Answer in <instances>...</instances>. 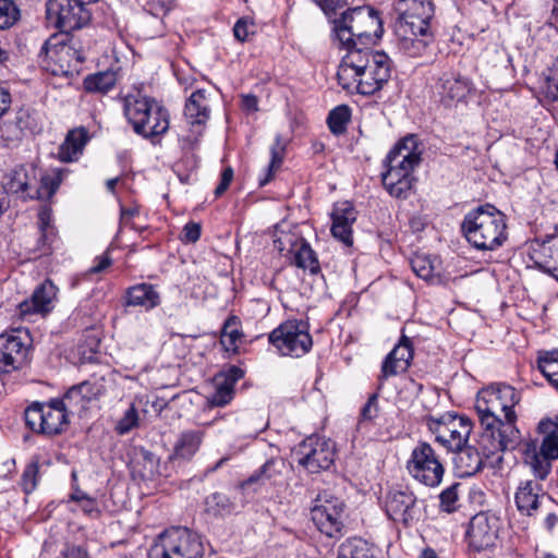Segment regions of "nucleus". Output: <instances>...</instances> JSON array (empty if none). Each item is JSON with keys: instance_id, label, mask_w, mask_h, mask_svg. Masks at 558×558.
I'll list each match as a JSON object with an SVG mask.
<instances>
[{"instance_id": "680f3d73", "label": "nucleus", "mask_w": 558, "mask_h": 558, "mask_svg": "<svg viewBox=\"0 0 558 558\" xmlns=\"http://www.w3.org/2000/svg\"><path fill=\"white\" fill-rule=\"evenodd\" d=\"M62 558H85L86 553L81 546L68 545L61 553Z\"/></svg>"}, {"instance_id": "473e14b6", "label": "nucleus", "mask_w": 558, "mask_h": 558, "mask_svg": "<svg viewBox=\"0 0 558 558\" xmlns=\"http://www.w3.org/2000/svg\"><path fill=\"white\" fill-rule=\"evenodd\" d=\"M88 140L84 129H75L68 133L64 142L59 148V159L63 162H72L78 159Z\"/></svg>"}, {"instance_id": "2eb2a0df", "label": "nucleus", "mask_w": 558, "mask_h": 558, "mask_svg": "<svg viewBox=\"0 0 558 558\" xmlns=\"http://www.w3.org/2000/svg\"><path fill=\"white\" fill-rule=\"evenodd\" d=\"M428 428L439 445L453 452L466 444L472 424L466 417L445 414L439 418L430 417Z\"/></svg>"}, {"instance_id": "20e7f679", "label": "nucleus", "mask_w": 558, "mask_h": 558, "mask_svg": "<svg viewBox=\"0 0 558 558\" xmlns=\"http://www.w3.org/2000/svg\"><path fill=\"white\" fill-rule=\"evenodd\" d=\"M421 161L416 138L407 136L387 156L383 183L391 196L407 198L414 185L412 172Z\"/></svg>"}, {"instance_id": "338daca9", "label": "nucleus", "mask_w": 558, "mask_h": 558, "mask_svg": "<svg viewBox=\"0 0 558 558\" xmlns=\"http://www.w3.org/2000/svg\"><path fill=\"white\" fill-rule=\"evenodd\" d=\"M28 118H29V116L26 111H20L17 113L16 121H15L17 133L14 134V136L16 138L20 137L23 130L28 128V123H27Z\"/></svg>"}, {"instance_id": "3c124183", "label": "nucleus", "mask_w": 558, "mask_h": 558, "mask_svg": "<svg viewBox=\"0 0 558 558\" xmlns=\"http://www.w3.org/2000/svg\"><path fill=\"white\" fill-rule=\"evenodd\" d=\"M254 33V24L246 19H240L233 27L234 37L240 41L248 40Z\"/></svg>"}, {"instance_id": "8fccbe9b", "label": "nucleus", "mask_w": 558, "mask_h": 558, "mask_svg": "<svg viewBox=\"0 0 558 558\" xmlns=\"http://www.w3.org/2000/svg\"><path fill=\"white\" fill-rule=\"evenodd\" d=\"M138 425V413L134 405H131L118 422L117 430L119 434L123 435L131 432L134 427Z\"/></svg>"}, {"instance_id": "7ed1b4c3", "label": "nucleus", "mask_w": 558, "mask_h": 558, "mask_svg": "<svg viewBox=\"0 0 558 558\" xmlns=\"http://www.w3.org/2000/svg\"><path fill=\"white\" fill-rule=\"evenodd\" d=\"M461 227L466 241L478 251H496L507 240L506 217L489 204L468 213Z\"/></svg>"}, {"instance_id": "603ef678", "label": "nucleus", "mask_w": 558, "mask_h": 558, "mask_svg": "<svg viewBox=\"0 0 558 558\" xmlns=\"http://www.w3.org/2000/svg\"><path fill=\"white\" fill-rule=\"evenodd\" d=\"M37 472H38V468L36 464H29L24 473H23V488H24V492L29 494L31 492H33L36 487V484H37V481H36V475H37Z\"/></svg>"}, {"instance_id": "4468645a", "label": "nucleus", "mask_w": 558, "mask_h": 558, "mask_svg": "<svg viewBox=\"0 0 558 558\" xmlns=\"http://www.w3.org/2000/svg\"><path fill=\"white\" fill-rule=\"evenodd\" d=\"M344 504L328 492L317 495L311 515L317 529L328 537L341 535L343 529Z\"/></svg>"}, {"instance_id": "7c9ffc66", "label": "nucleus", "mask_w": 558, "mask_h": 558, "mask_svg": "<svg viewBox=\"0 0 558 558\" xmlns=\"http://www.w3.org/2000/svg\"><path fill=\"white\" fill-rule=\"evenodd\" d=\"M57 287L50 280L44 281L33 293L32 302H24L21 304V313L27 314L31 312V306L35 312L47 313L51 310V304L57 296Z\"/></svg>"}, {"instance_id": "6e6552de", "label": "nucleus", "mask_w": 558, "mask_h": 558, "mask_svg": "<svg viewBox=\"0 0 558 558\" xmlns=\"http://www.w3.org/2000/svg\"><path fill=\"white\" fill-rule=\"evenodd\" d=\"M38 57L40 65L53 75H69L85 60L76 40L69 35L49 37Z\"/></svg>"}, {"instance_id": "58836bf2", "label": "nucleus", "mask_w": 558, "mask_h": 558, "mask_svg": "<svg viewBox=\"0 0 558 558\" xmlns=\"http://www.w3.org/2000/svg\"><path fill=\"white\" fill-rule=\"evenodd\" d=\"M411 267L417 277L424 280H433L439 271V263L428 255H415L411 259Z\"/></svg>"}, {"instance_id": "aec40b11", "label": "nucleus", "mask_w": 558, "mask_h": 558, "mask_svg": "<svg viewBox=\"0 0 558 558\" xmlns=\"http://www.w3.org/2000/svg\"><path fill=\"white\" fill-rule=\"evenodd\" d=\"M386 512L395 522L405 526L420 520L421 508L412 492L393 490L386 498Z\"/></svg>"}, {"instance_id": "1a4fd4ad", "label": "nucleus", "mask_w": 558, "mask_h": 558, "mask_svg": "<svg viewBox=\"0 0 558 558\" xmlns=\"http://www.w3.org/2000/svg\"><path fill=\"white\" fill-rule=\"evenodd\" d=\"M149 558H203V544L190 530L172 527L158 536Z\"/></svg>"}, {"instance_id": "9d476101", "label": "nucleus", "mask_w": 558, "mask_h": 558, "mask_svg": "<svg viewBox=\"0 0 558 558\" xmlns=\"http://www.w3.org/2000/svg\"><path fill=\"white\" fill-rule=\"evenodd\" d=\"M69 413L59 399L49 403L34 402L25 410L27 426L37 433L57 435L64 432L69 425Z\"/></svg>"}, {"instance_id": "864d4df0", "label": "nucleus", "mask_w": 558, "mask_h": 558, "mask_svg": "<svg viewBox=\"0 0 558 558\" xmlns=\"http://www.w3.org/2000/svg\"><path fill=\"white\" fill-rule=\"evenodd\" d=\"M233 179V170L231 167H227L220 175V182L215 189L216 197H220L229 187Z\"/></svg>"}, {"instance_id": "a18cd8bd", "label": "nucleus", "mask_w": 558, "mask_h": 558, "mask_svg": "<svg viewBox=\"0 0 558 558\" xmlns=\"http://www.w3.org/2000/svg\"><path fill=\"white\" fill-rule=\"evenodd\" d=\"M60 401L63 403L68 413L81 414L87 409L88 404L76 386L70 388Z\"/></svg>"}, {"instance_id": "4be33fe9", "label": "nucleus", "mask_w": 558, "mask_h": 558, "mask_svg": "<svg viewBox=\"0 0 558 558\" xmlns=\"http://www.w3.org/2000/svg\"><path fill=\"white\" fill-rule=\"evenodd\" d=\"M27 355V347L20 336L0 335V373L20 368Z\"/></svg>"}, {"instance_id": "e433bc0d", "label": "nucleus", "mask_w": 558, "mask_h": 558, "mask_svg": "<svg viewBox=\"0 0 558 558\" xmlns=\"http://www.w3.org/2000/svg\"><path fill=\"white\" fill-rule=\"evenodd\" d=\"M401 40V47L410 57H422L428 51L433 43V35L430 32H425V35H398Z\"/></svg>"}, {"instance_id": "4d7b16f0", "label": "nucleus", "mask_w": 558, "mask_h": 558, "mask_svg": "<svg viewBox=\"0 0 558 558\" xmlns=\"http://www.w3.org/2000/svg\"><path fill=\"white\" fill-rule=\"evenodd\" d=\"M80 389L82 397L85 399L87 403H89L93 399L97 398L100 390L99 388L89 381H83L76 386Z\"/></svg>"}, {"instance_id": "c756f323", "label": "nucleus", "mask_w": 558, "mask_h": 558, "mask_svg": "<svg viewBox=\"0 0 558 558\" xmlns=\"http://www.w3.org/2000/svg\"><path fill=\"white\" fill-rule=\"evenodd\" d=\"M534 259L539 268L558 280V236H551L534 250Z\"/></svg>"}, {"instance_id": "6ab92c4d", "label": "nucleus", "mask_w": 558, "mask_h": 558, "mask_svg": "<svg viewBox=\"0 0 558 558\" xmlns=\"http://www.w3.org/2000/svg\"><path fill=\"white\" fill-rule=\"evenodd\" d=\"M499 518L489 512L475 514L469 524L466 537L470 547L476 551L495 545L498 537Z\"/></svg>"}, {"instance_id": "bb28decb", "label": "nucleus", "mask_w": 558, "mask_h": 558, "mask_svg": "<svg viewBox=\"0 0 558 558\" xmlns=\"http://www.w3.org/2000/svg\"><path fill=\"white\" fill-rule=\"evenodd\" d=\"M284 241L291 245L288 252L293 254V264L296 267L308 270L311 274H317L320 270L316 253L304 239L287 235Z\"/></svg>"}, {"instance_id": "774afa93", "label": "nucleus", "mask_w": 558, "mask_h": 558, "mask_svg": "<svg viewBox=\"0 0 558 558\" xmlns=\"http://www.w3.org/2000/svg\"><path fill=\"white\" fill-rule=\"evenodd\" d=\"M257 98L254 95H245L242 97V105L248 111H257Z\"/></svg>"}, {"instance_id": "ea45409f", "label": "nucleus", "mask_w": 558, "mask_h": 558, "mask_svg": "<svg viewBox=\"0 0 558 558\" xmlns=\"http://www.w3.org/2000/svg\"><path fill=\"white\" fill-rule=\"evenodd\" d=\"M284 466L286 464L283 460L270 459L260 468V470L257 473L251 475L248 480L243 484V486L253 484L259 478H265L276 483L278 477L281 476Z\"/></svg>"}, {"instance_id": "f257e3e1", "label": "nucleus", "mask_w": 558, "mask_h": 558, "mask_svg": "<svg viewBox=\"0 0 558 558\" xmlns=\"http://www.w3.org/2000/svg\"><path fill=\"white\" fill-rule=\"evenodd\" d=\"M519 401V392L505 384H494L478 391L475 410L484 429L480 448L486 457L512 450L518 446L521 436L515 427L517 415L513 408Z\"/></svg>"}, {"instance_id": "dca6fc26", "label": "nucleus", "mask_w": 558, "mask_h": 558, "mask_svg": "<svg viewBox=\"0 0 558 558\" xmlns=\"http://www.w3.org/2000/svg\"><path fill=\"white\" fill-rule=\"evenodd\" d=\"M397 11V35H425L429 32L433 5L428 0H400Z\"/></svg>"}, {"instance_id": "37998d69", "label": "nucleus", "mask_w": 558, "mask_h": 558, "mask_svg": "<svg viewBox=\"0 0 558 558\" xmlns=\"http://www.w3.org/2000/svg\"><path fill=\"white\" fill-rule=\"evenodd\" d=\"M215 391L207 398V401L213 407H225L228 404L234 395V388L231 384H227L217 376L214 380Z\"/></svg>"}, {"instance_id": "bf43d9fd", "label": "nucleus", "mask_w": 558, "mask_h": 558, "mask_svg": "<svg viewBox=\"0 0 558 558\" xmlns=\"http://www.w3.org/2000/svg\"><path fill=\"white\" fill-rule=\"evenodd\" d=\"M112 260L108 254L100 255L96 258V264L89 268L88 274H99L106 270Z\"/></svg>"}, {"instance_id": "f8f14e48", "label": "nucleus", "mask_w": 558, "mask_h": 558, "mask_svg": "<svg viewBox=\"0 0 558 558\" xmlns=\"http://www.w3.org/2000/svg\"><path fill=\"white\" fill-rule=\"evenodd\" d=\"M407 470L415 481L429 487L440 484L445 471L438 454L427 442H420L414 447L407 462Z\"/></svg>"}, {"instance_id": "a211bd4d", "label": "nucleus", "mask_w": 558, "mask_h": 558, "mask_svg": "<svg viewBox=\"0 0 558 558\" xmlns=\"http://www.w3.org/2000/svg\"><path fill=\"white\" fill-rule=\"evenodd\" d=\"M558 459V433L556 428L544 436L541 447L536 442H527L524 449V461L530 465L537 480H545L550 472L551 461Z\"/></svg>"}, {"instance_id": "13d9d810", "label": "nucleus", "mask_w": 558, "mask_h": 558, "mask_svg": "<svg viewBox=\"0 0 558 558\" xmlns=\"http://www.w3.org/2000/svg\"><path fill=\"white\" fill-rule=\"evenodd\" d=\"M201 236V225L189 222L183 229V240L189 243H195Z\"/></svg>"}, {"instance_id": "72a5a7b5", "label": "nucleus", "mask_w": 558, "mask_h": 558, "mask_svg": "<svg viewBox=\"0 0 558 558\" xmlns=\"http://www.w3.org/2000/svg\"><path fill=\"white\" fill-rule=\"evenodd\" d=\"M238 506L228 495L223 493H213L205 499V511L215 518H225L234 513Z\"/></svg>"}, {"instance_id": "c03bdc74", "label": "nucleus", "mask_w": 558, "mask_h": 558, "mask_svg": "<svg viewBox=\"0 0 558 558\" xmlns=\"http://www.w3.org/2000/svg\"><path fill=\"white\" fill-rule=\"evenodd\" d=\"M350 121V109L348 106H338L330 111L327 122L333 134H341L345 131Z\"/></svg>"}, {"instance_id": "49530a36", "label": "nucleus", "mask_w": 558, "mask_h": 558, "mask_svg": "<svg viewBox=\"0 0 558 558\" xmlns=\"http://www.w3.org/2000/svg\"><path fill=\"white\" fill-rule=\"evenodd\" d=\"M19 16L20 11L12 0H0V29L13 26Z\"/></svg>"}, {"instance_id": "f03ea898", "label": "nucleus", "mask_w": 558, "mask_h": 558, "mask_svg": "<svg viewBox=\"0 0 558 558\" xmlns=\"http://www.w3.org/2000/svg\"><path fill=\"white\" fill-rule=\"evenodd\" d=\"M392 72L390 57L380 50L350 47L338 69V81L343 89L373 95L389 81Z\"/></svg>"}, {"instance_id": "6e6d98bb", "label": "nucleus", "mask_w": 558, "mask_h": 558, "mask_svg": "<svg viewBox=\"0 0 558 558\" xmlns=\"http://www.w3.org/2000/svg\"><path fill=\"white\" fill-rule=\"evenodd\" d=\"M378 413V403H377V395H372L365 405L362 409L361 415L363 420H373L377 416Z\"/></svg>"}, {"instance_id": "79ce46f5", "label": "nucleus", "mask_w": 558, "mask_h": 558, "mask_svg": "<svg viewBox=\"0 0 558 558\" xmlns=\"http://www.w3.org/2000/svg\"><path fill=\"white\" fill-rule=\"evenodd\" d=\"M538 368L547 380L558 389V350L547 352L538 359Z\"/></svg>"}, {"instance_id": "9b49d317", "label": "nucleus", "mask_w": 558, "mask_h": 558, "mask_svg": "<svg viewBox=\"0 0 558 558\" xmlns=\"http://www.w3.org/2000/svg\"><path fill=\"white\" fill-rule=\"evenodd\" d=\"M269 342L287 356L300 357L306 354L313 344L307 325L302 320H287L269 335Z\"/></svg>"}, {"instance_id": "2f4dec72", "label": "nucleus", "mask_w": 558, "mask_h": 558, "mask_svg": "<svg viewBox=\"0 0 558 558\" xmlns=\"http://www.w3.org/2000/svg\"><path fill=\"white\" fill-rule=\"evenodd\" d=\"M203 430H184L178 437L173 447L171 459L190 460L199 449L203 442Z\"/></svg>"}, {"instance_id": "423d86ee", "label": "nucleus", "mask_w": 558, "mask_h": 558, "mask_svg": "<svg viewBox=\"0 0 558 558\" xmlns=\"http://www.w3.org/2000/svg\"><path fill=\"white\" fill-rule=\"evenodd\" d=\"M383 34L378 12L372 7H356L344 12L336 24V37L349 50L372 43Z\"/></svg>"}, {"instance_id": "0e129e2a", "label": "nucleus", "mask_w": 558, "mask_h": 558, "mask_svg": "<svg viewBox=\"0 0 558 558\" xmlns=\"http://www.w3.org/2000/svg\"><path fill=\"white\" fill-rule=\"evenodd\" d=\"M138 215V208L137 207H130V208H121V225L123 226H131V220Z\"/></svg>"}, {"instance_id": "a19ab883", "label": "nucleus", "mask_w": 558, "mask_h": 558, "mask_svg": "<svg viewBox=\"0 0 558 558\" xmlns=\"http://www.w3.org/2000/svg\"><path fill=\"white\" fill-rule=\"evenodd\" d=\"M541 89L549 100L558 99V59L543 73Z\"/></svg>"}, {"instance_id": "de8ad7c7", "label": "nucleus", "mask_w": 558, "mask_h": 558, "mask_svg": "<svg viewBox=\"0 0 558 558\" xmlns=\"http://www.w3.org/2000/svg\"><path fill=\"white\" fill-rule=\"evenodd\" d=\"M49 222H50V211L48 209H44L39 213V226H40V231H41V242H43V247H41V253L43 254H48L49 250H50V246H51V242L54 238V232H53V228H51L49 226Z\"/></svg>"}, {"instance_id": "e2e57ef3", "label": "nucleus", "mask_w": 558, "mask_h": 558, "mask_svg": "<svg viewBox=\"0 0 558 558\" xmlns=\"http://www.w3.org/2000/svg\"><path fill=\"white\" fill-rule=\"evenodd\" d=\"M326 13L342 7L343 0H314Z\"/></svg>"}, {"instance_id": "09e8293b", "label": "nucleus", "mask_w": 558, "mask_h": 558, "mask_svg": "<svg viewBox=\"0 0 558 558\" xmlns=\"http://www.w3.org/2000/svg\"><path fill=\"white\" fill-rule=\"evenodd\" d=\"M460 488V484H453L447 489H445L439 498H440V506L441 509L446 512H453L458 508V489Z\"/></svg>"}, {"instance_id": "f3484780", "label": "nucleus", "mask_w": 558, "mask_h": 558, "mask_svg": "<svg viewBox=\"0 0 558 558\" xmlns=\"http://www.w3.org/2000/svg\"><path fill=\"white\" fill-rule=\"evenodd\" d=\"M335 442L325 437L306 438L296 451L298 462L310 473H318L331 466L335 460Z\"/></svg>"}, {"instance_id": "393cba45", "label": "nucleus", "mask_w": 558, "mask_h": 558, "mask_svg": "<svg viewBox=\"0 0 558 558\" xmlns=\"http://www.w3.org/2000/svg\"><path fill=\"white\" fill-rule=\"evenodd\" d=\"M184 116L189 124L194 128L195 137L202 133V128L209 118V104L205 90L192 93L185 104Z\"/></svg>"}, {"instance_id": "cd10ccee", "label": "nucleus", "mask_w": 558, "mask_h": 558, "mask_svg": "<svg viewBox=\"0 0 558 558\" xmlns=\"http://www.w3.org/2000/svg\"><path fill=\"white\" fill-rule=\"evenodd\" d=\"M454 452V463L463 475H472L481 469L483 464L482 456H484L486 459H493L489 462L492 465L499 464L502 461V452L499 454L486 457L483 451L480 453L475 448L465 447V445Z\"/></svg>"}, {"instance_id": "5701e85b", "label": "nucleus", "mask_w": 558, "mask_h": 558, "mask_svg": "<svg viewBox=\"0 0 558 558\" xmlns=\"http://www.w3.org/2000/svg\"><path fill=\"white\" fill-rule=\"evenodd\" d=\"M546 501L549 497L542 485L531 480L522 482L515 493L518 510L526 515H533Z\"/></svg>"}, {"instance_id": "b1692460", "label": "nucleus", "mask_w": 558, "mask_h": 558, "mask_svg": "<svg viewBox=\"0 0 558 558\" xmlns=\"http://www.w3.org/2000/svg\"><path fill=\"white\" fill-rule=\"evenodd\" d=\"M413 357L411 342L403 337L395 349L387 355L381 366L380 379L396 376L408 369Z\"/></svg>"}, {"instance_id": "ddd939ff", "label": "nucleus", "mask_w": 558, "mask_h": 558, "mask_svg": "<svg viewBox=\"0 0 558 558\" xmlns=\"http://www.w3.org/2000/svg\"><path fill=\"white\" fill-rule=\"evenodd\" d=\"M85 5L82 0H49L46 4L47 20L68 35L89 22L90 12Z\"/></svg>"}, {"instance_id": "0eeeda50", "label": "nucleus", "mask_w": 558, "mask_h": 558, "mask_svg": "<svg viewBox=\"0 0 558 558\" xmlns=\"http://www.w3.org/2000/svg\"><path fill=\"white\" fill-rule=\"evenodd\" d=\"M64 170L53 169L44 174L37 185V170L33 166H19L12 169L5 178L3 189L8 194L19 195L22 199H50L63 180Z\"/></svg>"}, {"instance_id": "69168bd1", "label": "nucleus", "mask_w": 558, "mask_h": 558, "mask_svg": "<svg viewBox=\"0 0 558 558\" xmlns=\"http://www.w3.org/2000/svg\"><path fill=\"white\" fill-rule=\"evenodd\" d=\"M11 95L9 90L0 84V117L9 109Z\"/></svg>"}, {"instance_id": "f704fd0d", "label": "nucleus", "mask_w": 558, "mask_h": 558, "mask_svg": "<svg viewBox=\"0 0 558 558\" xmlns=\"http://www.w3.org/2000/svg\"><path fill=\"white\" fill-rule=\"evenodd\" d=\"M243 337L240 319L235 316L229 317L225 322L220 335V344L223 350L233 354L236 353Z\"/></svg>"}, {"instance_id": "a878e982", "label": "nucleus", "mask_w": 558, "mask_h": 558, "mask_svg": "<svg viewBox=\"0 0 558 558\" xmlns=\"http://www.w3.org/2000/svg\"><path fill=\"white\" fill-rule=\"evenodd\" d=\"M356 219L353 206L348 203L337 205L332 211V235L345 245L352 244V225Z\"/></svg>"}, {"instance_id": "c9c22d12", "label": "nucleus", "mask_w": 558, "mask_h": 558, "mask_svg": "<svg viewBox=\"0 0 558 558\" xmlns=\"http://www.w3.org/2000/svg\"><path fill=\"white\" fill-rule=\"evenodd\" d=\"M337 558H376V556L375 549L366 541L352 537L339 546Z\"/></svg>"}, {"instance_id": "4c0bfd02", "label": "nucleus", "mask_w": 558, "mask_h": 558, "mask_svg": "<svg viewBox=\"0 0 558 558\" xmlns=\"http://www.w3.org/2000/svg\"><path fill=\"white\" fill-rule=\"evenodd\" d=\"M117 83L116 73L112 71L99 72L94 75H89L84 80V87L90 93L106 94Z\"/></svg>"}, {"instance_id": "39448f33", "label": "nucleus", "mask_w": 558, "mask_h": 558, "mask_svg": "<svg viewBox=\"0 0 558 558\" xmlns=\"http://www.w3.org/2000/svg\"><path fill=\"white\" fill-rule=\"evenodd\" d=\"M123 113L133 131L143 137H154L169 129V112L156 99L141 92L121 97Z\"/></svg>"}, {"instance_id": "412c9836", "label": "nucleus", "mask_w": 558, "mask_h": 558, "mask_svg": "<svg viewBox=\"0 0 558 558\" xmlns=\"http://www.w3.org/2000/svg\"><path fill=\"white\" fill-rule=\"evenodd\" d=\"M471 90L470 81L452 72L444 73L435 85V93L445 107L463 101Z\"/></svg>"}, {"instance_id": "c85d7f7f", "label": "nucleus", "mask_w": 558, "mask_h": 558, "mask_svg": "<svg viewBox=\"0 0 558 558\" xmlns=\"http://www.w3.org/2000/svg\"><path fill=\"white\" fill-rule=\"evenodd\" d=\"M160 303V295L153 284L140 283L126 290L125 305L151 310Z\"/></svg>"}, {"instance_id": "5fc2aeb1", "label": "nucleus", "mask_w": 558, "mask_h": 558, "mask_svg": "<svg viewBox=\"0 0 558 558\" xmlns=\"http://www.w3.org/2000/svg\"><path fill=\"white\" fill-rule=\"evenodd\" d=\"M243 375L244 372L240 367L230 366L225 373L217 375V377L227 384H231V386L234 388L235 383L241 379Z\"/></svg>"}, {"instance_id": "052dcab7", "label": "nucleus", "mask_w": 558, "mask_h": 558, "mask_svg": "<svg viewBox=\"0 0 558 558\" xmlns=\"http://www.w3.org/2000/svg\"><path fill=\"white\" fill-rule=\"evenodd\" d=\"M283 159V148L280 147L279 142H277V145L271 148V161L269 165V172L272 171V169L278 168Z\"/></svg>"}]
</instances>
